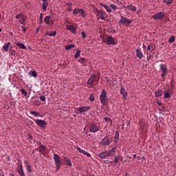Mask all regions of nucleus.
Segmentation results:
<instances>
[{
  "label": "nucleus",
  "mask_w": 176,
  "mask_h": 176,
  "mask_svg": "<svg viewBox=\"0 0 176 176\" xmlns=\"http://www.w3.org/2000/svg\"><path fill=\"white\" fill-rule=\"evenodd\" d=\"M100 82V76L97 77V75L92 74L89 80L87 82V84L91 87H94V86H97L98 82Z\"/></svg>",
  "instance_id": "obj_1"
},
{
  "label": "nucleus",
  "mask_w": 176,
  "mask_h": 176,
  "mask_svg": "<svg viewBox=\"0 0 176 176\" xmlns=\"http://www.w3.org/2000/svg\"><path fill=\"white\" fill-rule=\"evenodd\" d=\"M100 100L102 105H108L109 102V99L108 98V96L107 95V91L105 89H102L101 94L100 95Z\"/></svg>",
  "instance_id": "obj_2"
},
{
  "label": "nucleus",
  "mask_w": 176,
  "mask_h": 176,
  "mask_svg": "<svg viewBox=\"0 0 176 176\" xmlns=\"http://www.w3.org/2000/svg\"><path fill=\"white\" fill-rule=\"evenodd\" d=\"M54 160L55 162V168L58 171V169L61 168V160L60 159V155L54 154Z\"/></svg>",
  "instance_id": "obj_3"
},
{
  "label": "nucleus",
  "mask_w": 176,
  "mask_h": 176,
  "mask_svg": "<svg viewBox=\"0 0 176 176\" xmlns=\"http://www.w3.org/2000/svg\"><path fill=\"white\" fill-rule=\"evenodd\" d=\"M121 19L119 21V23L122 25H126V27H129L130 24H131L132 21L131 19L124 17L123 15L120 16Z\"/></svg>",
  "instance_id": "obj_4"
},
{
  "label": "nucleus",
  "mask_w": 176,
  "mask_h": 176,
  "mask_svg": "<svg viewBox=\"0 0 176 176\" xmlns=\"http://www.w3.org/2000/svg\"><path fill=\"white\" fill-rule=\"evenodd\" d=\"M34 122H35L36 124H37L38 127H41V129H45L46 126H47V123L43 120L34 119Z\"/></svg>",
  "instance_id": "obj_5"
},
{
  "label": "nucleus",
  "mask_w": 176,
  "mask_h": 176,
  "mask_svg": "<svg viewBox=\"0 0 176 176\" xmlns=\"http://www.w3.org/2000/svg\"><path fill=\"white\" fill-rule=\"evenodd\" d=\"M160 70L162 71V74H161V78H162L163 80H164V78L167 76V66L164 64H160Z\"/></svg>",
  "instance_id": "obj_6"
},
{
  "label": "nucleus",
  "mask_w": 176,
  "mask_h": 176,
  "mask_svg": "<svg viewBox=\"0 0 176 176\" xmlns=\"http://www.w3.org/2000/svg\"><path fill=\"white\" fill-rule=\"evenodd\" d=\"M90 133H97V131H100V128L96 124V123H91L88 125Z\"/></svg>",
  "instance_id": "obj_7"
},
{
  "label": "nucleus",
  "mask_w": 176,
  "mask_h": 176,
  "mask_svg": "<svg viewBox=\"0 0 176 176\" xmlns=\"http://www.w3.org/2000/svg\"><path fill=\"white\" fill-rule=\"evenodd\" d=\"M164 16H166L164 12H159L154 14L152 16V17H153V19H154V20H162V19H164Z\"/></svg>",
  "instance_id": "obj_8"
},
{
  "label": "nucleus",
  "mask_w": 176,
  "mask_h": 176,
  "mask_svg": "<svg viewBox=\"0 0 176 176\" xmlns=\"http://www.w3.org/2000/svg\"><path fill=\"white\" fill-rule=\"evenodd\" d=\"M106 42H107V45H108L109 46L110 45H117L118 44V42L116 41V39H115L111 36H107Z\"/></svg>",
  "instance_id": "obj_9"
},
{
  "label": "nucleus",
  "mask_w": 176,
  "mask_h": 176,
  "mask_svg": "<svg viewBox=\"0 0 176 176\" xmlns=\"http://www.w3.org/2000/svg\"><path fill=\"white\" fill-rule=\"evenodd\" d=\"M111 140H109V138L108 136H105L102 140H101V145L102 146H108L109 145H111Z\"/></svg>",
  "instance_id": "obj_10"
},
{
  "label": "nucleus",
  "mask_w": 176,
  "mask_h": 176,
  "mask_svg": "<svg viewBox=\"0 0 176 176\" xmlns=\"http://www.w3.org/2000/svg\"><path fill=\"white\" fill-rule=\"evenodd\" d=\"M38 145V152L45 156V152H46V146L41 144V142H37Z\"/></svg>",
  "instance_id": "obj_11"
},
{
  "label": "nucleus",
  "mask_w": 176,
  "mask_h": 176,
  "mask_svg": "<svg viewBox=\"0 0 176 176\" xmlns=\"http://www.w3.org/2000/svg\"><path fill=\"white\" fill-rule=\"evenodd\" d=\"M77 109H78L79 113H83V112H87V111H90V109H91V107L83 106V107L78 108Z\"/></svg>",
  "instance_id": "obj_12"
},
{
  "label": "nucleus",
  "mask_w": 176,
  "mask_h": 176,
  "mask_svg": "<svg viewBox=\"0 0 176 176\" xmlns=\"http://www.w3.org/2000/svg\"><path fill=\"white\" fill-rule=\"evenodd\" d=\"M164 98L167 100V98H171V90L167 89L164 90Z\"/></svg>",
  "instance_id": "obj_13"
},
{
  "label": "nucleus",
  "mask_w": 176,
  "mask_h": 176,
  "mask_svg": "<svg viewBox=\"0 0 176 176\" xmlns=\"http://www.w3.org/2000/svg\"><path fill=\"white\" fill-rule=\"evenodd\" d=\"M155 50V45L151 44L147 46V51H146V55L149 56L152 52Z\"/></svg>",
  "instance_id": "obj_14"
},
{
  "label": "nucleus",
  "mask_w": 176,
  "mask_h": 176,
  "mask_svg": "<svg viewBox=\"0 0 176 176\" xmlns=\"http://www.w3.org/2000/svg\"><path fill=\"white\" fill-rule=\"evenodd\" d=\"M120 94L122 96L124 100H126V98H127V91H126V89H124V87H121Z\"/></svg>",
  "instance_id": "obj_15"
},
{
  "label": "nucleus",
  "mask_w": 176,
  "mask_h": 176,
  "mask_svg": "<svg viewBox=\"0 0 176 176\" xmlns=\"http://www.w3.org/2000/svg\"><path fill=\"white\" fill-rule=\"evenodd\" d=\"M66 28L69 30V31H71L72 34H76V28H75L72 25H67Z\"/></svg>",
  "instance_id": "obj_16"
},
{
  "label": "nucleus",
  "mask_w": 176,
  "mask_h": 176,
  "mask_svg": "<svg viewBox=\"0 0 176 176\" xmlns=\"http://www.w3.org/2000/svg\"><path fill=\"white\" fill-rule=\"evenodd\" d=\"M98 156L100 159H107L108 157V151L101 152Z\"/></svg>",
  "instance_id": "obj_17"
},
{
  "label": "nucleus",
  "mask_w": 176,
  "mask_h": 176,
  "mask_svg": "<svg viewBox=\"0 0 176 176\" xmlns=\"http://www.w3.org/2000/svg\"><path fill=\"white\" fill-rule=\"evenodd\" d=\"M64 162L67 166H69V167H72V162H71V160L68 157H64Z\"/></svg>",
  "instance_id": "obj_18"
},
{
  "label": "nucleus",
  "mask_w": 176,
  "mask_h": 176,
  "mask_svg": "<svg viewBox=\"0 0 176 176\" xmlns=\"http://www.w3.org/2000/svg\"><path fill=\"white\" fill-rule=\"evenodd\" d=\"M17 173H19V175L21 176H25L24 173V170H23V165H19V167L17 168Z\"/></svg>",
  "instance_id": "obj_19"
},
{
  "label": "nucleus",
  "mask_w": 176,
  "mask_h": 176,
  "mask_svg": "<svg viewBox=\"0 0 176 176\" xmlns=\"http://www.w3.org/2000/svg\"><path fill=\"white\" fill-rule=\"evenodd\" d=\"M136 54H137V57H138V58L141 59L144 57V54H142V52L141 51V48H138L136 50Z\"/></svg>",
  "instance_id": "obj_20"
},
{
  "label": "nucleus",
  "mask_w": 176,
  "mask_h": 176,
  "mask_svg": "<svg viewBox=\"0 0 176 176\" xmlns=\"http://www.w3.org/2000/svg\"><path fill=\"white\" fill-rule=\"evenodd\" d=\"M52 19V17H51L50 16H47L45 17L44 21H45V23H46L47 24H50V22H51L52 25H53L54 22H53V21H52V19Z\"/></svg>",
  "instance_id": "obj_21"
},
{
  "label": "nucleus",
  "mask_w": 176,
  "mask_h": 176,
  "mask_svg": "<svg viewBox=\"0 0 176 176\" xmlns=\"http://www.w3.org/2000/svg\"><path fill=\"white\" fill-rule=\"evenodd\" d=\"M115 152H116V148L115 147H113L111 151H107L108 157L110 156H113L115 155Z\"/></svg>",
  "instance_id": "obj_22"
},
{
  "label": "nucleus",
  "mask_w": 176,
  "mask_h": 176,
  "mask_svg": "<svg viewBox=\"0 0 176 176\" xmlns=\"http://www.w3.org/2000/svg\"><path fill=\"white\" fill-rule=\"evenodd\" d=\"M15 45H16L18 47H20V49H23V50L27 49V47H25V45L23 43H21L20 42H15Z\"/></svg>",
  "instance_id": "obj_23"
},
{
  "label": "nucleus",
  "mask_w": 176,
  "mask_h": 176,
  "mask_svg": "<svg viewBox=\"0 0 176 176\" xmlns=\"http://www.w3.org/2000/svg\"><path fill=\"white\" fill-rule=\"evenodd\" d=\"M155 97H162V96H163V91H162L161 89H158L157 91H155Z\"/></svg>",
  "instance_id": "obj_24"
},
{
  "label": "nucleus",
  "mask_w": 176,
  "mask_h": 176,
  "mask_svg": "<svg viewBox=\"0 0 176 176\" xmlns=\"http://www.w3.org/2000/svg\"><path fill=\"white\" fill-rule=\"evenodd\" d=\"M97 14H98V17H100V19H101V20H105V16H104V14H102V12L98 10Z\"/></svg>",
  "instance_id": "obj_25"
},
{
  "label": "nucleus",
  "mask_w": 176,
  "mask_h": 176,
  "mask_svg": "<svg viewBox=\"0 0 176 176\" xmlns=\"http://www.w3.org/2000/svg\"><path fill=\"white\" fill-rule=\"evenodd\" d=\"M10 46V42H8L7 44H4L3 46V50L6 52H9V47Z\"/></svg>",
  "instance_id": "obj_26"
},
{
  "label": "nucleus",
  "mask_w": 176,
  "mask_h": 176,
  "mask_svg": "<svg viewBox=\"0 0 176 176\" xmlns=\"http://www.w3.org/2000/svg\"><path fill=\"white\" fill-rule=\"evenodd\" d=\"M46 35H48V36H56V35H57V32H47Z\"/></svg>",
  "instance_id": "obj_27"
},
{
  "label": "nucleus",
  "mask_w": 176,
  "mask_h": 176,
  "mask_svg": "<svg viewBox=\"0 0 176 176\" xmlns=\"http://www.w3.org/2000/svg\"><path fill=\"white\" fill-rule=\"evenodd\" d=\"M47 6H49V3H47V1H43L42 7L44 12H46V9H47Z\"/></svg>",
  "instance_id": "obj_28"
},
{
  "label": "nucleus",
  "mask_w": 176,
  "mask_h": 176,
  "mask_svg": "<svg viewBox=\"0 0 176 176\" xmlns=\"http://www.w3.org/2000/svg\"><path fill=\"white\" fill-rule=\"evenodd\" d=\"M128 9H129V10H131L132 12L137 11V8L133 5L128 6Z\"/></svg>",
  "instance_id": "obj_29"
},
{
  "label": "nucleus",
  "mask_w": 176,
  "mask_h": 176,
  "mask_svg": "<svg viewBox=\"0 0 176 176\" xmlns=\"http://www.w3.org/2000/svg\"><path fill=\"white\" fill-rule=\"evenodd\" d=\"M74 47H75V45L70 44V45H66L65 49V50H71V49H74Z\"/></svg>",
  "instance_id": "obj_30"
},
{
  "label": "nucleus",
  "mask_w": 176,
  "mask_h": 176,
  "mask_svg": "<svg viewBox=\"0 0 176 176\" xmlns=\"http://www.w3.org/2000/svg\"><path fill=\"white\" fill-rule=\"evenodd\" d=\"M29 75H30V76H33L34 78H36L37 76L36 71H32L29 72Z\"/></svg>",
  "instance_id": "obj_31"
},
{
  "label": "nucleus",
  "mask_w": 176,
  "mask_h": 176,
  "mask_svg": "<svg viewBox=\"0 0 176 176\" xmlns=\"http://www.w3.org/2000/svg\"><path fill=\"white\" fill-rule=\"evenodd\" d=\"M80 56V50H77L76 54H74V57L75 58H79Z\"/></svg>",
  "instance_id": "obj_32"
},
{
  "label": "nucleus",
  "mask_w": 176,
  "mask_h": 176,
  "mask_svg": "<svg viewBox=\"0 0 176 176\" xmlns=\"http://www.w3.org/2000/svg\"><path fill=\"white\" fill-rule=\"evenodd\" d=\"M31 115H34V116H35L36 118H38L39 116H41V115L39 114V113L36 112V111H32L30 112Z\"/></svg>",
  "instance_id": "obj_33"
},
{
  "label": "nucleus",
  "mask_w": 176,
  "mask_h": 176,
  "mask_svg": "<svg viewBox=\"0 0 176 176\" xmlns=\"http://www.w3.org/2000/svg\"><path fill=\"white\" fill-rule=\"evenodd\" d=\"M104 121L107 123H111V126H112V120H111V118L106 117V118H104Z\"/></svg>",
  "instance_id": "obj_34"
},
{
  "label": "nucleus",
  "mask_w": 176,
  "mask_h": 176,
  "mask_svg": "<svg viewBox=\"0 0 176 176\" xmlns=\"http://www.w3.org/2000/svg\"><path fill=\"white\" fill-rule=\"evenodd\" d=\"M67 5H68V8H67L68 12H71L72 10V3H67Z\"/></svg>",
  "instance_id": "obj_35"
},
{
  "label": "nucleus",
  "mask_w": 176,
  "mask_h": 176,
  "mask_svg": "<svg viewBox=\"0 0 176 176\" xmlns=\"http://www.w3.org/2000/svg\"><path fill=\"white\" fill-rule=\"evenodd\" d=\"M89 101H91V102L94 101V100H96V98L94 97V95L91 94L89 97Z\"/></svg>",
  "instance_id": "obj_36"
},
{
  "label": "nucleus",
  "mask_w": 176,
  "mask_h": 176,
  "mask_svg": "<svg viewBox=\"0 0 176 176\" xmlns=\"http://www.w3.org/2000/svg\"><path fill=\"white\" fill-rule=\"evenodd\" d=\"M175 37L174 36H172L169 39L168 42L169 43H173V42H175Z\"/></svg>",
  "instance_id": "obj_37"
},
{
  "label": "nucleus",
  "mask_w": 176,
  "mask_h": 176,
  "mask_svg": "<svg viewBox=\"0 0 176 176\" xmlns=\"http://www.w3.org/2000/svg\"><path fill=\"white\" fill-rule=\"evenodd\" d=\"M76 149L77 151H78V152H80V153H82L83 155H85L86 152L85 150H82V148H80V147H77Z\"/></svg>",
  "instance_id": "obj_38"
},
{
  "label": "nucleus",
  "mask_w": 176,
  "mask_h": 176,
  "mask_svg": "<svg viewBox=\"0 0 176 176\" xmlns=\"http://www.w3.org/2000/svg\"><path fill=\"white\" fill-rule=\"evenodd\" d=\"M119 138H120L119 131H116L114 139L119 140Z\"/></svg>",
  "instance_id": "obj_39"
},
{
  "label": "nucleus",
  "mask_w": 176,
  "mask_h": 176,
  "mask_svg": "<svg viewBox=\"0 0 176 176\" xmlns=\"http://www.w3.org/2000/svg\"><path fill=\"white\" fill-rule=\"evenodd\" d=\"M19 23H21V24H24V23H25V19H24V15H23V16L21 17V20L19 21Z\"/></svg>",
  "instance_id": "obj_40"
},
{
  "label": "nucleus",
  "mask_w": 176,
  "mask_h": 176,
  "mask_svg": "<svg viewBox=\"0 0 176 176\" xmlns=\"http://www.w3.org/2000/svg\"><path fill=\"white\" fill-rule=\"evenodd\" d=\"M80 9L75 8L73 10V14H78V13H80Z\"/></svg>",
  "instance_id": "obj_41"
},
{
  "label": "nucleus",
  "mask_w": 176,
  "mask_h": 176,
  "mask_svg": "<svg viewBox=\"0 0 176 176\" xmlns=\"http://www.w3.org/2000/svg\"><path fill=\"white\" fill-rule=\"evenodd\" d=\"M164 2L166 3V5H171V3H173V0H164Z\"/></svg>",
  "instance_id": "obj_42"
},
{
  "label": "nucleus",
  "mask_w": 176,
  "mask_h": 176,
  "mask_svg": "<svg viewBox=\"0 0 176 176\" xmlns=\"http://www.w3.org/2000/svg\"><path fill=\"white\" fill-rule=\"evenodd\" d=\"M26 170L28 173H32V170L31 169V165H27Z\"/></svg>",
  "instance_id": "obj_43"
},
{
  "label": "nucleus",
  "mask_w": 176,
  "mask_h": 176,
  "mask_svg": "<svg viewBox=\"0 0 176 176\" xmlns=\"http://www.w3.org/2000/svg\"><path fill=\"white\" fill-rule=\"evenodd\" d=\"M119 159H120L119 156L117 155L115 157L114 162H115L116 164H118L119 163Z\"/></svg>",
  "instance_id": "obj_44"
},
{
  "label": "nucleus",
  "mask_w": 176,
  "mask_h": 176,
  "mask_svg": "<svg viewBox=\"0 0 176 176\" xmlns=\"http://www.w3.org/2000/svg\"><path fill=\"white\" fill-rule=\"evenodd\" d=\"M110 6L113 10H116V9H118V6H116L115 4H111Z\"/></svg>",
  "instance_id": "obj_45"
},
{
  "label": "nucleus",
  "mask_w": 176,
  "mask_h": 176,
  "mask_svg": "<svg viewBox=\"0 0 176 176\" xmlns=\"http://www.w3.org/2000/svg\"><path fill=\"white\" fill-rule=\"evenodd\" d=\"M85 61H86V59L85 58H80L78 60V63H81V64H83L85 63Z\"/></svg>",
  "instance_id": "obj_46"
},
{
  "label": "nucleus",
  "mask_w": 176,
  "mask_h": 176,
  "mask_svg": "<svg viewBox=\"0 0 176 176\" xmlns=\"http://www.w3.org/2000/svg\"><path fill=\"white\" fill-rule=\"evenodd\" d=\"M21 91L22 94H24L25 96H28V93H27V91L24 89H21Z\"/></svg>",
  "instance_id": "obj_47"
},
{
  "label": "nucleus",
  "mask_w": 176,
  "mask_h": 176,
  "mask_svg": "<svg viewBox=\"0 0 176 176\" xmlns=\"http://www.w3.org/2000/svg\"><path fill=\"white\" fill-rule=\"evenodd\" d=\"M107 12H108V13H111V12H112V9L111 8V7L108 6L105 8Z\"/></svg>",
  "instance_id": "obj_48"
},
{
  "label": "nucleus",
  "mask_w": 176,
  "mask_h": 176,
  "mask_svg": "<svg viewBox=\"0 0 176 176\" xmlns=\"http://www.w3.org/2000/svg\"><path fill=\"white\" fill-rule=\"evenodd\" d=\"M41 101H46V97L45 96L42 95L40 96Z\"/></svg>",
  "instance_id": "obj_49"
},
{
  "label": "nucleus",
  "mask_w": 176,
  "mask_h": 176,
  "mask_svg": "<svg viewBox=\"0 0 176 176\" xmlns=\"http://www.w3.org/2000/svg\"><path fill=\"white\" fill-rule=\"evenodd\" d=\"M80 13L82 16V17H85V10L83 9H80Z\"/></svg>",
  "instance_id": "obj_50"
},
{
  "label": "nucleus",
  "mask_w": 176,
  "mask_h": 176,
  "mask_svg": "<svg viewBox=\"0 0 176 176\" xmlns=\"http://www.w3.org/2000/svg\"><path fill=\"white\" fill-rule=\"evenodd\" d=\"M81 35L82 36V38L85 39V38H86L87 35H86V32H81Z\"/></svg>",
  "instance_id": "obj_51"
},
{
  "label": "nucleus",
  "mask_w": 176,
  "mask_h": 176,
  "mask_svg": "<svg viewBox=\"0 0 176 176\" xmlns=\"http://www.w3.org/2000/svg\"><path fill=\"white\" fill-rule=\"evenodd\" d=\"M84 155H87L88 157H91V154L89 153L87 151H85V153H84Z\"/></svg>",
  "instance_id": "obj_52"
},
{
  "label": "nucleus",
  "mask_w": 176,
  "mask_h": 176,
  "mask_svg": "<svg viewBox=\"0 0 176 176\" xmlns=\"http://www.w3.org/2000/svg\"><path fill=\"white\" fill-rule=\"evenodd\" d=\"M23 14H19L18 15L16 16V19H20V17H23Z\"/></svg>",
  "instance_id": "obj_53"
},
{
  "label": "nucleus",
  "mask_w": 176,
  "mask_h": 176,
  "mask_svg": "<svg viewBox=\"0 0 176 176\" xmlns=\"http://www.w3.org/2000/svg\"><path fill=\"white\" fill-rule=\"evenodd\" d=\"M21 28H22L23 32H27V28H25V27L21 26Z\"/></svg>",
  "instance_id": "obj_54"
},
{
  "label": "nucleus",
  "mask_w": 176,
  "mask_h": 176,
  "mask_svg": "<svg viewBox=\"0 0 176 176\" xmlns=\"http://www.w3.org/2000/svg\"><path fill=\"white\" fill-rule=\"evenodd\" d=\"M147 56H147V60H149V59L151 60V58H153L152 55L148 54Z\"/></svg>",
  "instance_id": "obj_55"
},
{
  "label": "nucleus",
  "mask_w": 176,
  "mask_h": 176,
  "mask_svg": "<svg viewBox=\"0 0 176 176\" xmlns=\"http://www.w3.org/2000/svg\"><path fill=\"white\" fill-rule=\"evenodd\" d=\"M101 6H102L103 8H104V9H106L108 7V5H107V4H101Z\"/></svg>",
  "instance_id": "obj_56"
},
{
  "label": "nucleus",
  "mask_w": 176,
  "mask_h": 176,
  "mask_svg": "<svg viewBox=\"0 0 176 176\" xmlns=\"http://www.w3.org/2000/svg\"><path fill=\"white\" fill-rule=\"evenodd\" d=\"M40 20H43V14H40Z\"/></svg>",
  "instance_id": "obj_57"
},
{
  "label": "nucleus",
  "mask_w": 176,
  "mask_h": 176,
  "mask_svg": "<svg viewBox=\"0 0 176 176\" xmlns=\"http://www.w3.org/2000/svg\"><path fill=\"white\" fill-rule=\"evenodd\" d=\"M102 42H103V43H106V45H107V38H102Z\"/></svg>",
  "instance_id": "obj_58"
},
{
  "label": "nucleus",
  "mask_w": 176,
  "mask_h": 176,
  "mask_svg": "<svg viewBox=\"0 0 176 176\" xmlns=\"http://www.w3.org/2000/svg\"><path fill=\"white\" fill-rule=\"evenodd\" d=\"M114 142L115 144H118V142H119V139H114Z\"/></svg>",
  "instance_id": "obj_59"
},
{
  "label": "nucleus",
  "mask_w": 176,
  "mask_h": 176,
  "mask_svg": "<svg viewBox=\"0 0 176 176\" xmlns=\"http://www.w3.org/2000/svg\"><path fill=\"white\" fill-rule=\"evenodd\" d=\"M39 30H40V28H39V27H38V28H36V34H38V32H39Z\"/></svg>",
  "instance_id": "obj_60"
},
{
  "label": "nucleus",
  "mask_w": 176,
  "mask_h": 176,
  "mask_svg": "<svg viewBox=\"0 0 176 176\" xmlns=\"http://www.w3.org/2000/svg\"><path fill=\"white\" fill-rule=\"evenodd\" d=\"M130 124H131V121H128V122H127V125H128V126H130Z\"/></svg>",
  "instance_id": "obj_61"
},
{
  "label": "nucleus",
  "mask_w": 176,
  "mask_h": 176,
  "mask_svg": "<svg viewBox=\"0 0 176 176\" xmlns=\"http://www.w3.org/2000/svg\"><path fill=\"white\" fill-rule=\"evenodd\" d=\"M43 21L40 20V24H42Z\"/></svg>",
  "instance_id": "obj_62"
},
{
  "label": "nucleus",
  "mask_w": 176,
  "mask_h": 176,
  "mask_svg": "<svg viewBox=\"0 0 176 176\" xmlns=\"http://www.w3.org/2000/svg\"><path fill=\"white\" fill-rule=\"evenodd\" d=\"M15 54L14 53H11V56H14Z\"/></svg>",
  "instance_id": "obj_63"
},
{
  "label": "nucleus",
  "mask_w": 176,
  "mask_h": 176,
  "mask_svg": "<svg viewBox=\"0 0 176 176\" xmlns=\"http://www.w3.org/2000/svg\"><path fill=\"white\" fill-rule=\"evenodd\" d=\"M10 176H14V175H13V174H10Z\"/></svg>",
  "instance_id": "obj_64"
}]
</instances>
